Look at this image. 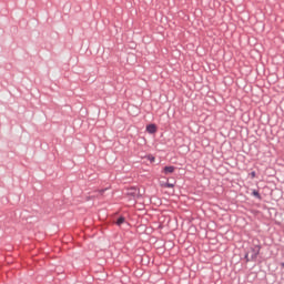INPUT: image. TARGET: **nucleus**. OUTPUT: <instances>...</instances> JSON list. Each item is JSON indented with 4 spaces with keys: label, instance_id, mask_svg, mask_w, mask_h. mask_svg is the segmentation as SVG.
Returning a JSON list of instances; mask_svg holds the SVG:
<instances>
[{
    "label": "nucleus",
    "instance_id": "nucleus-1",
    "mask_svg": "<svg viewBox=\"0 0 284 284\" xmlns=\"http://www.w3.org/2000/svg\"><path fill=\"white\" fill-rule=\"evenodd\" d=\"M126 196H133V199L139 196V189H136L134 186L126 190Z\"/></svg>",
    "mask_w": 284,
    "mask_h": 284
},
{
    "label": "nucleus",
    "instance_id": "nucleus-2",
    "mask_svg": "<svg viewBox=\"0 0 284 284\" xmlns=\"http://www.w3.org/2000/svg\"><path fill=\"white\" fill-rule=\"evenodd\" d=\"M260 252H261L260 246H255L254 248H252L251 261H256V258L258 257Z\"/></svg>",
    "mask_w": 284,
    "mask_h": 284
},
{
    "label": "nucleus",
    "instance_id": "nucleus-3",
    "mask_svg": "<svg viewBox=\"0 0 284 284\" xmlns=\"http://www.w3.org/2000/svg\"><path fill=\"white\" fill-rule=\"evenodd\" d=\"M146 132H149V134H155V132H156V124H149L146 126Z\"/></svg>",
    "mask_w": 284,
    "mask_h": 284
},
{
    "label": "nucleus",
    "instance_id": "nucleus-4",
    "mask_svg": "<svg viewBox=\"0 0 284 284\" xmlns=\"http://www.w3.org/2000/svg\"><path fill=\"white\" fill-rule=\"evenodd\" d=\"M175 168L174 166H165L163 169L164 174H173Z\"/></svg>",
    "mask_w": 284,
    "mask_h": 284
},
{
    "label": "nucleus",
    "instance_id": "nucleus-5",
    "mask_svg": "<svg viewBox=\"0 0 284 284\" xmlns=\"http://www.w3.org/2000/svg\"><path fill=\"white\" fill-rule=\"evenodd\" d=\"M125 223V217H119L116 221V225H123Z\"/></svg>",
    "mask_w": 284,
    "mask_h": 284
},
{
    "label": "nucleus",
    "instance_id": "nucleus-6",
    "mask_svg": "<svg viewBox=\"0 0 284 284\" xmlns=\"http://www.w3.org/2000/svg\"><path fill=\"white\" fill-rule=\"evenodd\" d=\"M253 196H256V199H261V194L256 190L253 191Z\"/></svg>",
    "mask_w": 284,
    "mask_h": 284
},
{
    "label": "nucleus",
    "instance_id": "nucleus-7",
    "mask_svg": "<svg viewBox=\"0 0 284 284\" xmlns=\"http://www.w3.org/2000/svg\"><path fill=\"white\" fill-rule=\"evenodd\" d=\"M105 190H108V189L99 190V191H98V194H99L100 196H103V194L105 193Z\"/></svg>",
    "mask_w": 284,
    "mask_h": 284
},
{
    "label": "nucleus",
    "instance_id": "nucleus-8",
    "mask_svg": "<svg viewBox=\"0 0 284 284\" xmlns=\"http://www.w3.org/2000/svg\"><path fill=\"white\" fill-rule=\"evenodd\" d=\"M251 178L256 179V172H251Z\"/></svg>",
    "mask_w": 284,
    "mask_h": 284
},
{
    "label": "nucleus",
    "instance_id": "nucleus-9",
    "mask_svg": "<svg viewBox=\"0 0 284 284\" xmlns=\"http://www.w3.org/2000/svg\"><path fill=\"white\" fill-rule=\"evenodd\" d=\"M165 187H174V184L166 183Z\"/></svg>",
    "mask_w": 284,
    "mask_h": 284
},
{
    "label": "nucleus",
    "instance_id": "nucleus-10",
    "mask_svg": "<svg viewBox=\"0 0 284 284\" xmlns=\"http://www.w3.org/2000/svg\"><path fill=\"white\" fill-rule=\"evenodd\" d=\"M282 267H284V262L281 264Z\"/></svg>",
    "mask_w": 284,
    "mask_h": 284
},
{
    "label": "nucleus",
    "instance_id": "nucleus-11",
    "mask_svg": "<svg viewBox=\"0 0 284 284\" xmlns=\"http://www.w3.org/2000/svg\"><path fill=\"white\" fill-rule=\"evenodd\" d=\"M250 254H246V258H248Z\"/></svg>",
    "mask_w": 284,
    "mask_h": 284
},
{
    "label": "nucleus",
    "instance_id": "nucleus-12",
    "mask_svg": "<svg viewBox=\"0 0 284 284\" xmlns=\"http://www.w3.org/2000/svg\"><path fill=\"white\" fill-rule=\"evenodd\" d=\"M151 161H154V158H152Z\"/></svg>",
    "mask_w": 284,
    "mask_h": 284
}]
</instances>
